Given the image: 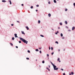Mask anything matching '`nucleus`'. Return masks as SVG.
Instances as JSON below:
<instances>
[{"label": "nucleus", "instance_id": "22", "mask_svg": "<svg viewBox=\"0 0 75 75\" xmlns=\"http://www.w3.org/2000/svg\"><path fill=\"white\" fill-rule=\"evenodd\" d=\"M12 40H14V37L12 38Z\"/></svg>", "mask_w": 75, "mask_h": 75}, {"label": "nucleus", "instance_id": "53", "mask_svg": "<svg viewBox=\"0 0 75 75\" xmlns=\"http://www.w3.org/2000/svg\"><path fill=\"white\" fill-rule=\"evenodd\" d=\"M48 59H49V57H48Z\"/></svg>", "mask_w": 75, "mask_h": 75}, {"label": "nucleus", "instance_id": "48", "mask_svg": "<svg viewBox=\"0 0 75 75\" xmlns=\"http://www.w3.org/2000/svg\"><path fill=\"white\" fill-rule=\"evenodd\" d=\"M58 51H59H59H60V50H58Z\"/></svg>", "mask_w": 75, "mask_h": 75}, {"label": "nucleus", "instance_id": "8", "mask_svg": "<svg viewBox=\"0 0 75 75\" xmlns=\"http://www.w3.org/2000/svg\"><path fill=\"white\" fill-rule=\"evenodd\" d=\"M48 16H49V17H50L51 16V14H50V13H49V14H48Z\"/></svg>", "mask_w": 75, "mask_h": 75}, {"label": "nucleus", "instance_id": "32", "mask_svg": "<svg viewBox=\"0 0 75 75\" xmlns=\"http://www.w3.org/2000/svg\"><path fill=\"white\" fill-rule=\"evenodd\" d=\"M74 7H75V3H74Z\"/></svg>", "mask_w": 75, "mask_h": 75}, {"label": "nucleus", "instance_id": "6", "mask_svg": "<svg viewBox=\"0 0 75 75\" xmlns=\"http://www.w3.org/2000/svg\"><path fill=\"white\" fill-rule=\"evenodd\" d=\"M26 28L27 29V30H29V28H28V26H26Z\"/></svg>", "mask_w": 75, "mask_h": 75}, {"label": "nucleus", "instance_id": "24", "mask_svg": "<svg viewBox=\"0 0 75 75\" xmlns=\"http://www.w3.org/2000/svg\"><path fill=\"white\" fill-rule=\"evenodd\" d=\"M31 8H33V6H31L30 7Z\"/></svg>", "mask_w": 75, "mask_h": 75}, {"label": "nucleus", "instance_id": "34", "mask_svg": "<svg viewBox=\"0 0 75 75\" xmlns=\"http://www.w3.org/2000/svg\"><path fill=\"white\" fill-rule=\"evenodd\" d=\"M40 54H41V51H40Z\"/></svg>", "mask_w": 75, "mask_h": 75}, {"label": "nucleus", "instance_id": "29", "mask_svg": "<svg viewBox=\"0 0 75 75\" xmlns=\"http://www.w3.org/2000/svg\"><path fill=\"white\" fill-rule=\"evenodd\" d=\"M47 56L48 57H49V54H47Z\"/></svg>", "mask_w": 75, "mask_h": 75}, {"label": "nucleus", "instance_id": "45", "mask_svg": "<svg viewBox=\"0 0 75 75\" xmlns=\"http://www.w3.org/2000/svg\"><path fill=\"white\" fill-rule=\"evenodd\" d=\"M68 31H71V30H69Z\"/></svg>", "mask_w": 75, "mask_h": 75}, {"label": "nucleus", "instance_id": "35", "mask_svg": "<svg viewBox=\"0 0 75 75\" xmlns=\"http://www.w3.org/2000/svg\"><path fill=\"white\" fill-rule=\"evenodd\" d=\"M21 6H24V4H21Z\"/></svg>", "mask_w": 75, "mask_h": 75}, {"label": "nucleus", "instance_id": "38", "mask_svg": "<svg viewBox=\"0 0 75 75\" xmlns=\"http://www.w3.org/2000/svg\"><path fill=\"white\" fill-rule=\"evenodd\" d=\"M61 70H62V71H64V69H61Z\"/></svg>", "mask_w": 75, "mask_h": 75}, {"label": "nucleus", "instance_id": "40", "mask_svg": "<svg viewBox=\"0 0 75 75\" xmlns=\"http://www.w3.org/2000/svg\"><path fill=\"white\" fill-rule=\"evenodd\" d=\"M63 75H65V73H63Z\"/></svg>", "mask_w": 75, "mask_h": 75}, {"label": "nucleus", "instance_id": "33", "mask_svg": "<svg viewBox=\"0 0 75 75\" xmlns=\"http://www.w3.org/2000/svg\"><path fill=\"white\" fill-rule=\"evenodd\" d=\"M11 25L12 26H13V25H14V24H11Z\"/></svg>", "mask_w": 75, "mask_h": 75}, {"label": "nucleus", "instance_id": "43", "mask_svg": "<svg viewBox=\"0 0 75 75\" xmlns=\"http://www.w3.org/2000/svg\"><path fill=\"white\" fill-rule=\"evenodd\" d=\"M39 50H41V48H39Z\"/></svg>", "mask_w": 75, "mask_h": 75}, {"label": "nucleus", "instance_id": "50", "mask_svg": "<svg viewBox=\"0 0 75 75\" xmlns=\"http://www.w3.org/2000/svg\"><path fill=\"white\" fill-rule=\"evenodd\" d=\"M59 33L58 31H57V33Z\"/></svg>", "mask_w": 75, "mask_h": 75}, {"label": "nucleus", "instance_id": "47", "mask_svg": "<svg viewBox=\"0 0 75 75\" xmlns=\"http://www.w3.org/2000/svg\"><path fill=\"white\" fill-rule=\"evenodd\" d=\"M58 29H60V28H59V27H58Z\"/></svg>", "mask_w": 75, "mask_h": 75}, {"label": "nucleus", "instance_id": "28", "mask_svg": "<svg viewBox=\"0 0 75 75\" xmlns=\"http://www.w3.org/2000/svg\"><path fill=\"white\" fill-rule=\"evenodd\" d=\"M28 52H29V53H30V51L29 50H28Z\"/></svg>", "mask_w": 75, "mask_h": 75}, {"label": "nucleus", "instance_id": "57", "mask_svg": "<svg viewBox=\"0 0 75 75\" xmlns=\"http://www.w3.org/2000/svg\"><path fill=\"white\" fill-rule=\"evenodd\" d=\"M57 1H59V0H57Z\"/></svg>", "mask_w": 75, "mask_h": 75}, {"label": "nucleus", "instance_id": "52", "mask_svg": "<svg viewBox=\"0 0 75 75\" xmlns=\"http://www.w3.org/2000/svg\"><path fill=\"white\" fill-rule=\"evenodd\" d=\"M36 61H37V59H36Z\"/></svg>", "mask_w": 75, "mask_h": 75}, {"label": "nucleus", "instance_id": "49", "mask_svg": "<svg viewBox=\"0 0 75 75\" xmlns=\"http://www.w3.org/2000/svg\"><path fill=\"white\" fill-rule=\"evenodd\" d=\"M48 70L49 71H50V70L49 69H48Z\"/></svg>", "mask_w": 75, "mask_h": 75}, {"label": "nucleus", "instance_id": "46", "mask_svg": "<svg viewBox=\"0 0 75 75\" xmlns=\"http://www.w3.org/2000/svg\"><path fill=\"white\" fill-rule=\"evenodd\" d=\"M55 34H56V35L57 34V32L55 33Z\"/></svg>", "mask_w": 75, "mask_h": 75}, {"label": "nucleus", "instance_id": "15", "mask_svg": "<svg viewBox=\"0 0 75 75\" xmlns=\"http://www.w3.org/2000/svg\"><path fill=\"white\" fill-rule=\"evenodd\" d=\"M8 1L10 2V4H11V1Z\"/></svg>", "mask_w": 75, "mask_h": 75}, {"label": "nucleus", "instance_id": "3", "mask_svg": "<svg viewBox=\"0 0 75 75\" xmlns=\"http://www.w3.org/2000/svg\"><path fill=\"white\" fill-rule=\"evenodd\" d=\"M74 72H71V73H70L69 74V75H71H71H74Z\"/></svg>", "mask_w": 75, "mask_h": 75}, {"label": "nucleus", "instance_id": "17", "mask_svg": "<svg viewBox=\"0 0 75 75\" xmlns=\"http://www.w3.org/2000/svg\"><path fill=\"white\" fill-rule=\"evenodd\" d=\"M61 37H62L63 36V34H62V33L61 34Z\"/></svg>", "mask_w": 75, "mask_h": 75}, {"label": "nucleus", "instance_id": "36", "mask_svg": "<svg viewBox=\"0 0 75 75\" xmlns=\"http://www.w3.org/2000/svg\"><path fill=\"white\" fill-rule=\"evenodd\" d=\"M21 41H19V43H21Z\"/></svg>", "mask_w": 75, "mask_h": 75}, {"label": "nucleus", "instance_id": "12", "mask_svg": "<svg viewBox=\"0 0 75 75\" xmlns=\"http://www.w3.org/2000/svg\"><path fill=\"white\" fill-rule=\"evenodd\" d=\"M75 29L74 27H73L72 28V30H74Z\"/></svg>", "mask_w": 75, "mask_h": 75}, {"label": "nucleus", "instance_id": "55", "mask_svg": "<svg viewBox=\"0 0 75 75\" xmlns=\"http://www.w3.org/2000/svg\"><path fill=\"white\" fill-rule=\"evenodd\" d=\"M67 28H68V27H67Z\"/></svg>", "mask_w": 75, "mask_h": 75}, {"label": "nucleus", "instance_id": "25", "mask_svg": "<svg viewBox=\"0 0 75 75\" xmlns=\"http://www.w3.org/2000/svg\"><path fill=\"white\" fill-rule=\"evenodd\" d=\"M51 50H53V47H51Z\"/></svg>", "mask_w": 75, "mask_h": 75}, {"label": "nucleus", "instance_id": "26", "mask_svg": "<svg viewBox=\"0 0 75 75\" xmlns=\"http://www.w3.org/2000/svg\"><path fill=\"white\" fill-rule=\"evenodd\" d=\"M36 7H39V5H36Z\"/></svg>", "mask_w": 75, "mask_h": 75}, {"label": "nucleus", "instance_id": "39", "mask_svg": "<svg viewBox=\"0 0 75 75\" xmlns=\"http://www.w3.org/2000/svg\"><path fill=\"white\" fill-rule=\"evenodd\" d=\"M48 3H49V4H50V1H49V2H48Z\"/></svg>", "mask_w": 75, "mask_h": 75}, {"label": "nucleus", "instance_id": "9", "mask_svg": "<svg viewBox=\"0 0 75 75\" xmlns=\"http://www.w3.org/2000/svg\"><path fill=\"white\" fill-rule=\"evenodd\" d=\"M22 34H24V35H25V33L24 32V31H21Z\"/></svg>", "mask_w": 75, "mask_h": 75}, {"label": "nucleus", "instance_id": "54", "mask_svg": "<svg viewBox=\"0 0 75 75\" xmlns=\"http://www.w3.org/2000/svg\"><path fill=\"white\" fill-rule=\"evenodd\" d=\"M52 30H54V29H52Z\"/></svg>", "mask_w": 75, "mask_h": 75}, {"label": "nucleus", "instance_id": "18", "mask_svg": "<svg viewBox=\"0 0 75 75\" xmlns=\"http://www.w3.org/2000/svg\"><path fill=\"white\" fill-rule=\"evenodd\" d=\"M55 43H56V44H58V42H57V41H56L55 42Z\"/></svg>", "mask_w": 75, "mask_h": 75}, {"label": "nucleus", "instance_id": "23", "mask_svg": "<svg viewBox=\"0 0 75 75\" xmlns=\"http://www.w3.org/2000/svg\"><path fill=\"white\" fill-rule=\"evenodd\" d=\"M59 24L60 25H62V23H60Z\"/></svg>", "mask_w": 75, "mask_h": 75}, {"label": "nucleus", "instance_id": "13", "mask_svg": "<svg viewBox=\"0 0 75 75\" xmlns=\"http://www.w3.org/2000/svg\"><path fill=\"white\" fill-rule=\"evenodd\" d=\"M40 22H41V21H40L39 20L38 21V23L39 24H40Z\"/></svg>", "mask_w": 75, "mask_h": 75}, {"label": "nucleus", "instance_id": "7", "mask_svg": "<svg viewBox=\"0 0 75 75\" xmlns=\"http://www.w3.org/2000/svg\"><path fill=\"white\" fill-rule=\"evenodd\" d=\"M2 2L5 3V2H6V1L4 0H3L2 1Z\"/></svg>", "mask_w": 75, "mask_h": 75}, {"label": "nucleus", "instance_id": "30", "mask_svg": "<svg viewBox=\"0 0 75 75\" xmlns=\"http://www.w3.org/2000/svg\"><path fill=\"white\" fill-rule=\"evenodd\" d=\"M54 52L52 53H51L52 55H53V54H54Z\"/></svg>", "mask_w": 75, "mask_h": 75}, {"label": "nucleus", "instance_id": "31", "mask_svg": "<svg viewBox=\"0 0 75 75\" xmlns=\"http://www.w3.org/2000/svg\"><path fill=\"white\" fill-rule=\"evenodd\" d=\"M51 49V47H49V50H50Z\"/></svg>", "mask_w": 75, "mask_h": 75}, {"label": "nucleus", "instance_id": "19", "mask_svg": "<svg viewBox=\"0 0 75 75\" xmlns=\"http://www.w3.org/2000/svg\"><path fill=\"white\" fill-rule=\"evenodd\" d=\"M65 11H68V9L66 8L65 9Z\"/></svg>", "mask_w": 75, "mask_h": 75}, {"label": "nucleus", "instance_id": "58", "mask_svg": "<svg viewBox=\"0 0 75 75\" xmlns=\"http://www.w3.org/2000/svg\"><path fill=\"white\" fill-rule=\"evenodd\" d=\"M40 67V66H39Z\"/></svg>", "mask_w": 75, "mask_h": 75}, {"label": "nucleus", "instance_id": "44", "mask_svg": "<svg viewBox=\"0 0 75 75\" xmlns=\"http://www.w3.org/2000/svg\"><path fill=\"white\" fill-rule=\"evenodd\" d=\"M46 68L48 70L49 69L48 68Z\"/></svg>", "mask_w": 75, "mask_h": 75}, {"label": "nucleus", "instance_id": "56", "mask_svg": "<svg viewBox=\"0 0 75 75\" xmlns=\"http://www.w3.org/2000/svg\"><path fill=\"white\" fill-rule=\"evenodd\" d=\"M64 51H65V49H64Z\"/></svg>", "mask_w": 75, "mask_h": 75}, {"label": "nucleus", "instance_id": "11", "mask_svg": "<svg viewBox=\"0 0 75 75\" xmlns=\"http://www.w3.org/2000/svg\"><path fill=\"white\" fill-rule=\"evenodd\" d=\"M65 23L66 24H68V22H67V21H65Z\"/></svg>", "mask_w": 75, "mask_h": 75}, {"label": "nucleus", "instance_id": "27", "mask_svg": "<svg viewBox=\"0 0 75 75\" xmlns=\"http://www.w3.org/2000/svg\"><path fill=\"white\" fill-rule=\"evenodd\" d=\"M26 59H28V60H29V58H26Z\"/></svg>", "mask_w": 75, "mask_h": 75}, {"label": "nucleus", "instance_id": "16", "mask_svg": "<svg viewBox=\"0 0 75 75\" xmlns=\"http://www.w3.org/2000/svg\"><path fill=\"white\" fill-rule=\"evenodd\" d=\"M42 63L43 64H44V63H45V61H42Z\"/></svg>", "mask_w": 75, "mask_h": 75}, {"label": "nucleus", "instance_id": "10", "mask_svg": "<svg viewBox=\"0 0 75 75\" xmlns=\"http://www.w3.org/2000/svg\"><path fill=\"white\" fill-rule=\"evenodd\" d=\"M54 2L55 3H57V1L55 0H54Z\"/></svg>", "mask_w": 75, "mask_h": 75}, {"label": "nucleus", "instance_id": "41", "mask_svg": "<svg viewBox=\"0 0 75 75\" xmlns=\"http://www.w3.org/2000/svg\"><path fill=\"white\" fill-rule=\"evenodd\" d=\"M16 48H18V46H16Z\"/></svg>", "mask_w": 75, "mask_h": 75}, {"label": "nucleus", "instance_id": "2", "mask_svg": "<svg viewBox=\"0 0 75 75\" xmlns=\"http://www.w3.org/2000/svg\"><path fill=\"white\" fill-rule=\"evenodd\" d=\"M51 64H52V65H53V67H54V70H58V68H57V66H55L53 63H52V62H51Z\"/></svg>", "mask_w": 75, "mask_h": 75}, {"label": "nucleus", "instance_id": "37", "mask_svg": "<svg viewBox=\"0 0 75 75\" xmlns=\"http://www.w3.org/2000/svg\"><path fill=\"white\" fill-rule=\"evenodd\" d=\"M17 23H20V22H19V21H17Z\"/></svg>", "mask_w": 75, "mask_h": 75}, {"label": "nucleus", "instance_id": "42", "mask_svg": "<svg viewBox=\"0 0 75 75\" xmlns=\"http://www.w3.org/2000/svg\"><path fill=\"white\" fill-rule=\"evenodd\" d=\"M36 11H37V12L38 11V10H36Z\"/></svg>", "mask_w": 75, "mask_h": 75}, {"label": "nucleus", "instance_id": "14", "mask_svg": "<svg viewBox=\"0 0 75 75\" xmlns=\"http://www.w3.org/2000/svg\"><path fill=\"white\" fill-rule=\"evenodd\" d=\"M10 45H11V46H13V44H12V43H10Z\"/></svg>", "mask_w": 75, "mask_h": 75}, {"label": "nucleus", "instance_id": "51", "mask_svg": "<svg viewBox=\"0 0 75 75\" xmlns=\"http://www.w3.org/2000/svg\"><path fill=\"white\" fill-rule=\"evenodd\" d=\"M49 68H50V66H49Z\"/></svg>", "mask_w": 75, "mask_h": 75}, {"label": "nucleus", "instance_id": "20", "mask_svg": "<svg viewBox=\"0 0 75 75\" xmlns=\"http://www.w3.org/2000/svg\"><path fill=\"white\" fill-rule=\"evenodd\" d=\"M40 36L41 37H44V35H40Z\"/></svg>", "mask_w": 75, "mask_h": 75}, {"label": "nucleus", "instance_id": "4", "mask_svg": "<svg viewBox=\"0 0 75 75\" xmlns=\"http://www.w3.org/2000/svg\"><path fill=\"white\" fill-rule=\"evenodd\" d=\"M59 58H58L57 59V61H59V62H61V61L59 60Z\"/></svg>", "mask_w": 75, "mask_h": 75}, {"label": "nucleus", "instance_id": "21", "mask_svg": "<svg viewBox=\"0 0 75 75\" xmlns=\"http://www.w3.org/2000/svg\"><path fill=\"white\" fill-rule=\"evenodd\" d=\"M35 51H38V49H36L35 50Z\"/></svg>", "mask_w": 75, "mask_h": 75}, {"label": "nucleus", "instance_id": "5", "mask_svg": "<svg viewBox=\"0 0 75 75\" xmlns=\"http://www.w3.org/2000/svg\"><path fill=\"white\" fill-rule=\"evenodd\" d=\"M14 35H15V37L16 38H17V37H17V34H14Z\"/></svg>", "mask_w": 75, "mask_h": 75}, {"label": "nucleus", "instance_id": "1", "mask_svg": "<svg viewBox=\"0 0 75 75\" xmlns=\"http://www.w3.org/2000/svg\"><path fill=\"white\" fill-rule=\"evenodd\" d=\"M20 39L21 41H22L23 42H24V43H26V44H27L28 43V41L26 40H25L23 39V38H20Z\"/></svg>", "mask_w": 75, "mask_h": 75}]
</instances>
